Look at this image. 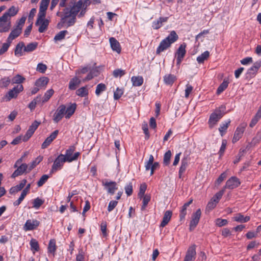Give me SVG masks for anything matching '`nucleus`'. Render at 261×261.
<instances>
[{"label": "nucleus", "mask_w": 261, "mask_h": 261, "mask_svg": "<svg viewBox=\"0 0 261 261\" xmlns=\"http://www.w3.org/2000/svg\"><path fill=\"white\" fill-rule=\"evenodd\" d=\"M18 12V8L13 6H11L6 12L3 14V16L11 20V17L16 15Z\"/></svg>", "instance_id": "412c9836"}, {"label": "nucleus", "mask_w": 261, "mask_h": 261, "mask_svg": "<svg viewBox=\"0 0 261 261\" xmlns=\"http://www.w3.org/2000/svg\"><path fill=\"white\" fill-rule=\"evenodd\" d=\"M241 184L239 179L236 176H232L228 179L225 186L223 187L225 189H233L239 187Z\"/></svg>", "instance_id": "ddd939ff"}, {"label": "nucleus", "mask_w": 261, "mask_h": 261, "mask_svg": "<svg viewBox=\"0 0 261 261\" xmlns=\"http://www.w3.org/2000/svg\"><path fill=\"white\" fill-rule=\"evenodd\" d=\"M49 178V176L46 174H44L41 176L39 180L37 182V185L38 187L42 186L45 182Z\"/></svg>", "instance_id": "bf43d9fd"}, {"label": "nucleus", "mask_w": 261, "mask_h": 261, "mask_svg": "<svg viewBox=\"0 0 261 261\" xmlns=\"http://www.w3.org/2000/svg\"><path fill=\"white\" fill-rule=\"evenodd\" d=\"M172 153L170 150H168L164 155L163 164L165 166H168L170 163Z\"/></svg>", "instance_id": "4c0bfd02"}, {"label": "nucleus", "mask_w": 261, "mask_h": 261, "mask_svg": "<svg viewBox=\"0 0 261 261\" xmlns=\"http://www.w3.org/2000/svg\"><path fill=\"white\" fill-rule=\"evenodd\" d=\"M59 134V130H56L53 132L49 137H48L45 141L43 142L41 148L42 149H45L47 148L50 144L53 142V141L56 138L57 135Z\"/></svg>", "instance_id": "6ab92c4d"}, {"label": "nucleus", "mask_w": 261, "mask_h": 261, "mask_svg": "<svg viewBox=\"0 0 261 261\" xmlns=\"http://www.w3.org/2000/svg\"><path fill=\"white\" fill-rule=\"evenodd\" d=\"M109 40L113 50L116 51L117 53H120L121 48L119 42L114 37L110 38Z\"/></svg>", "instance_id": "b1692460"}, {"label": "nucleus", "mask_w": 261, "mask_h": 261, "mask_svg": "<svg viewBox=\"0 0 261 261\" xmlns=\"http://www.w3.org/2000/svg\"><path fill=\"white\" fill-rule=\"evenodd\" d=\"M66 107L64 105L60 106L57 109L53 116V120L56 123L59 122L65 114Z\"/></svg>", "instance_id": "4468645a"}, {"label": "nucleus", "mask_w": 261, "mask_h": 261, "mask_svg": "<svg viewBox=\"0 0 261 261\" xmlns=\"http://www.w3.org/2000/svg\"><path fill=\"white\" fill-rule=\"evenodd\" d=\"M76 0H71L70 3L72 4H74L71 8H66L64 9V11L66 12V14H69L68 15H72L73 16L76 18V15L78 12H80L82 7H83L81 5V2H77L76 3H75Z\"/></svg>", "instance_id": "39448f33"}, {"label": "nucleus", "mask_w": 261, "mask_h": 261, "mask_svg": "<svg viewBox=\"0 0 261 261\" xmlns=\"http://www.w3.org/2000/svg\"><path fill=\"white\" fill-rule=\"evenodd\" d=\"M168 17H160L157 20L152 23V27L155 30H158L162 26V23L167 21Z\"/></svg>", "instance_id": "c756f323"}, {"label": "nucleus", "mask_w": 261, "mask_h": 261, "mask_svg": "<svg viewBox=\"0 0 261 261\" xmlns=\"http://www.w3.org/2000/svg\"><path fill=\"white\" fill-rule=\"evenodd\" d=\"M45 15L41 16L38 14L37 19L35 23L36 25L39 26L38 31L40 33L45 32L49 24V21L47 19H45Z\"/></svg>", "instance_id": "423d86ee"}, {"label": "nucleus", "mask_w": 261, "mask_h": 261, "mask_svg": "<svg viewBox=\"0 0 261 261\" xmlns=\"http://www.w3.org/2000/svg\"><path fill=\"white\" fill-rule=\"evenodd\" d=\"M227 223L228 222L226 219L218 218L216 220V225L219 227L226 225L227 224Z\"/></svg>", "instance_id": "680f3d73"}, {"label": "nucleus", "mask_w": 261, "mask_h": 261, "mask_svg": "<svg viewBox=\"0 0 261 261\" xmlns=\"http://www.w3.org/2000/svg\"><path fill=\"white\" fill-rule=\"evenodd\" d=\"M40 99L41 96H37L36 98L34 99L29 103L28 107L31 110H33L35 108L36 104L40 101Z\"/></svg>", "instance_id": "13d9d810"}, {"label": "nucleus", "mask_w": 261, "mask_h": 261, "mask_svg": "<svg viewBox=\"0 0 261 261\" xmlns=\"http://www.w3.org/2000/svg\"><path fill=\"white\" fill-rule=\"evenodd\" d=\"M233 220L235 221L240 222V223H245L249 221L250 219L249 216L244 217L241 213H239L236 215L233 218Z\"/></svg>", "instance_id": "473e14b6"}, {"label": "nucleus", "mask_w": 261, "mask_h": 261, "mask_svg": "<svg viewBox=\"0 0 261 261\" xmlns=\"http://www.w3.org/2000/svg\"><path fill=\"white\" fill-rule=\"evenodd\" d=\"M11 28V20L2 15L0 17V33L8 32Z\"/></svg>", "instance_id": "0eeeda50"}, {"label": "nucleus", "mask_w": 261, "mask_h": 261, "mask_svg": "<svg viewBox=\"0 0 261 261\" xmlns=\"http://www.w3.org/2000/svg\"><path fill=\"white\" fill-rule=\"evenodd\" d=\"M175 79V76L172 74L166 75L164 77V81L166 84L172 85Z\"/></svg>", "instance_id": "a19ab883"}, {"label": "nucleus", "mask_w": 261, "mask_h": 261, "mask_svg": "<svg viewBox=\"0 0 261 261\" xmlns=\"http://www.w3.org/2000/svg\"><path fill=\"white\" fill-rule=\"evenodd\" d=\"M246 125V124H241L237 128L232 139L233 143L237 142L242 137Z\"/></svg>", "instance_id": "f3484780"}, {"label": "nucleus", "mask_w": 261, "mask_h": 261, "mask_svg": "<svg viewBox=\"0 0 261 261\" xmlns=\"http://www.w3.org/2000/svg\"><path fill=\"white\" fill-rule=\"evenodd\" d=\"M125 191L127 196H130L133 193V185L132 183H129L128 185L125 187Z\"/></svg>", "instance_id": "338daca9"}, {"label": "nucleus", "mask_w": 261, "mask_h": 261, "mask_svg": "<svg viewBox=\"0 0 261 261\" xmlns=\"http://www.w3.org/2000/svg\"><path fill=\"white\" fill-rule=\"evenodd\" d=\"M68 14H66L64 11L63 15H62L60 12H57V15L61 17V21L58 24V27L59 29H61L62 27L68 28L73 25L75 23L76 18L72 15Z\"/></svg>", "instance_id": "f03ea898"}, {"label": "nucleus", "mask_w": 261, "mask_h": 261, "mask_svg": "<svg viewBox=\"0 0 261 261\" xmlns=\"http://www.w3.org/2000/svg\"><path fill=\"white\" fill-rule=\"evenodd\" d=\"M103 185L105 186L108 192L111 195L114 194L115 191L117 189L116 183L114 181L106 182L103 183Z\"/></svg>", "instance_id": "393cba45"}, {"label": "nucleus", "mask_w": 261, "mask_h": 261, "mask_svg": "<svg viewBox=\"0 0 261 261\" xmlns=\"http://www.w3.org/2000/svg\"><path fill=\"white\" fill-rule=\"evenodd\" d=\"M76 107V105L74 103L71 104L70 106L66 108L65 110V118L69 119L74 113Z\"/></svg>", "instance_id": "7c9ffc66"}, {"label": "nucleus", "mask_w": 261, "mask_h": 261, "mask_svg": "<svg viewBox=\"0 0 261 261\" xmlns=\"http://www.w3.org/2000/svg\"><path fill=\"white\" fill-rule=\"evenodd\" d=\"M11 43V42L7 41V42L4 43L3 44L2 47L0 48V56H2L6 52H7L10 46Z\"/></svg>", "instance_id": "603ef678"}, {"label": "nucleus", "mask_w": 261, "mask_h": 261, "mask_svg": "<svg viewBox=\"0 0 261 261\" xmlns=\"http://www.w3.org/2000/svg\"><path fill=\"white\" fill-rule=\"evenodd\" d=\"M43 203V201L39 198H37L34 200L33 207L38 208Z\"/></svg>", "instance_id": "e2e57ef3"}, {"label": "nucleus", "mask_w": 261, "mask_h": 261, "mask_svg": "<svg viewBox=\"0 0 261 261\" xmlns=\"http://www.w3.org/2000/svg\"><path fill=\"white\" fill-rule=\"evenodd\" d=\"M17 169L11 175L12 178L22 175L28 169V165L27 164H21L20 166H18Z\"/></svg>", "instance_id": "aec40b11"}, {"label": "nucleus", "mask_w": 261, "mask_h": 261, "mask_svg": "<svg viewBox=\"0 0 261 261\" xmlns=\"http://www.w3.org/2000/svg\"><path fill=\"white\" fill-rule=\"evenodd\" d=\"M40 123V122H38L36 120L34 121L31 125L30 126L26 134L23 137L22 140L23 141L25 142L31 138Z\"/></svg>", "instance_id": "9b49d317"}, {"label": "nucleus", "mask_w": 261, "mask_h": 261, "mask_svg": "<svg viewBox=\"0 0 261 261\" xmlns=\"http://www.w3.org/2000/svg\"><path fill=\"white\" fill-rule=\"evenodd\" d=\"M50 0H41L39 8L38 15L41 16L46 15V11L47 9Z\"/></svg>", "instance_id": "5701e85b"}, {"label": "nucleus", "mask_w": 261, "mask_h": 261, "mask_svg": "<svg viewBox=\"0 0 261 261\" xmlns=\"http://www.w3.org/2000/svg\"><path fill=\"white\" fill-rule=\"evenodd\" d=\"M229 82L227 81L224 80L219 86L217 90V93L220 94L223 91H224L228 87Z\"/></svg>", "instance_id": "c03bdc74"}, {"label": "nucleus", "mask_w": 261, "mask_h": 261, "mask_svg": "<svg viewBox=\"0 0 261 261\" xmlns=\"http://www.w3.org/2000/svg\"><path fill=\"white\" fill-rule=\"evenodd\" d=\"M76 93L78 96L81 97H85L88 95V90L85 87L80 88L76 90Z\"/></svg>", "instance_id": "79ce46f5"}, {"label": "nucleus", "mask_w": 261, "mask_h": 261, "mask_svg": "<svg viewBox=\"0 0 261 261\" xmlns=\"http://www.w3.org/2000/svg\"><path fill=\"white\" fill-rule=\"evenodd\" d=\"M260 67L261 60L255 62L253 65L248 69L247 74L250 77L255 76Z\"/></svg>", "instance_id": "a211bd4d"}, {"label": "nucleus", "mask_w": 261, "mask_h": 261, "mask_svg": "<svg viewBox=\"0 0 261 261\" xmlns=\"http://www.w3.org/2000/svg\"><path fill=\"white\" fill-rule=\"evenodd\" d=\"M230 123V120H228L227 122H226L225 123H222L220 127L219 128V130L221 133V135L223 136L224 133L226 132V129H227L229 124Z\"/></svg>", "instance_id": "8fccbe9b"}, {"label": "nucleus", "mask_w": 261, "mask_h": 261, "mask_svg": "<svg viewBox=\"0 0 261 261\" xmlns=\"http://www.w3.org/2000/svg\"><path fill=\"white\" fill-rule=\"evenodd\" d=\"M47 69V66L46 65L43 63H39L37 65L36 70L37 71L41 72L44 73Z\"/></svg>", "instance_id": "0e129e2a"}, {"label": "nucleus", "mask_w": 261, "mask_h": 261, "mask_svg": "<svg viewBox=\"0 0 261 261\" xmlns=\"http://www.w3.org/2000/svg\"><path fill=\"white\" fill-rule=\"evenodd\" d=\"M22 30L20 28L16 27L15 29L12 30L10 33L7 39V41L10 42H12V41L18 37L21 33Z\"/></svg>", "instance_id": "4be33fe9"}, {"label": "nucleus", "mask_w": 261, "mask_h": 261, "mask_svg": "<svg viewBox=\"0 0 261 261\" xmlns=\"http://www.w3.org/2000/svg\"><path fill=\"white\" fill-rule=\"evenodd\" d=\"M38 46V43L32 42L28 44L26 46H24V51L31 52L34 50Z\"/></svg>", "instance_id": "58836bf2"}, {"label": "nucleus", "mask_w": 261, "mask_h": 261, "mask_svg": "<svg viewBox=\"0 0 261 261\" xmlns=\"http://www.w3.org/2000/svg\"><path fill=\"white\" fill-rule=\"evenodd\" d=\"M54 91L53 89H49L47 90L44 94L43 97L42 98V102L47 101L49 98L53 95Z\"/></svg>", "instance_id": "09e8293b"}, {"label": "nucleus", "mask_w": 261, "mask_h": 261, "mask_svg": "<svg viewBox=\"0 0 261 261\" xmlns=\"http://www.w3.org/2000/svg\"><path fill=\"white\" fill-rule=\"evenodd\" d=\"M67 34L68 32L66 30L60 31L55 36L54 40L56 41H61L64 39L66 35Z\"/></svg>", "instance_id": "37998d69"}, {"label": "nucleus", "mask_w": 261, "mask_h": 261, "mask_svg": "<svg viewBox=\"0 0 261 261\" xmlns=\"http://www.w3.org/2000/svg\"><path fill=\"white\" fill-rule=\"evenodd\" d=\"M80 83V80L77 77L72 79L69 84V88L70 90H75L76 86Z\"/></svg>", "instance_id": "c9c22d12"}, {"label": "nucleus", "mask_w": 261, "mask_h": 261, "mask_svg": "<svg viewBox=\"0 0 261 261\" xmlns=\"http://www.w3.org/2000/svg\"><path fill=\"white\" fill-rule=\"evenodd\" d=\"M142 198H143V205L141 207V210L143 211L145 209L148 202L150 201L151 197L149 195H145Z\"/></svg>", "instance_id": "5fc2aeb1"}, {"label": "nucleus", "mask_w": 261, "mask_h": 261, "mask_svg": "<svg viewBox=\"0 0 261 261\" xmlns=\"http://www.w3.org/2000/svg\"><path fill=\"white\" fill-rule=\"evenodd\" d=\"M84 254L82 249L80 250L79 253L76 255V261H84Z\"/></svg>", "instance_id": "774afa93"}, {"label": "nucleus", "mask_w": 261, "mask_h": 261, "mask_svg": "<svg viewBox=\"0 0 261 261\" xmlns=\"http://www.w3.org/2000/svg\"><path fill=\"white\" fill-rule=\"evenodd\" d=\"M196 255V245H193L188 248L184 261H194Z\"/></svg>", "instance_id": "2eb2a0df"}, {"label": "nucleus", "mask_w": 261, "mask_h": 261, "mask_svg": "<svg viewBox=\"0 0 261 261\" xmlns=\"http://www.w3.org/2000/svg\"><path fill=\"white\" fill-rule=\"evenodd\" d=\"M49 82V79L47 77H41L36 80L35 85L38 87L40 89L45 88Z\"/></svg>", "instance_id": "c85d7f7f"}, {"label": "nucleus", "mask_w": 261, "mask_h": 261, "mask_svg": "<svg viewBox=\"0 0 261 261\" xmlns=\"http://www.w3.org/2000/svg\"><path fill=\"white\" fill-rule=\"evenodd\" d=\"M56 250V241L54 239L50 240L48 246V251L50 253H55Z\"/></svg>", "instance_id": "3c124183"}, {"label": "nucleus", "mask_w": 261, "mask_h": 261, "mask_svg": "<svg viewBox=\"0 0 261 261\" xmlns=\"http://www.w3.org/2000/svg\"><path fill=\"white\" fill-rule=\"evenodd\" d=\"M172 215V212L171 211H167L164 213L163 220L160 224V227H165L170 221Z\"/></svg>", "instance_id": "a878e982"}, {"label": "nucleus", "mask_w": 261, "mask_h": 261, "mask_svg": "<svg viewBox=\"0 0 261 261\" xmlns=\"http://www.w3.org/2000/svg\"><path fill=\"white\" fill-rule=\"evenodd\" d=\"M131 81L133 83V85L136 87L140 86L143 83V79L141 76H134L132 77Z\"/></svg>", "instance_id": "72a5a7b5"}, {"label": "nucleus", "mask_w": 261, "mask_h": 261, "mask_svg": "<svg viewBox=\"0 0 261 261\" xmlns=\"http://www.w3.org/2000/svg\"><path fill=\"white\" fill-rule=\"evenodd\" d=\"M261 118V113L258 111L257 112L254 117L252 119L250 123V126L253 127L258 121Z\"/></svg>", "instance_id": "a18cd8bd"}, {"label": "nucleus", "mask_w": 261, "mask_h": 261, "mask_svg": "<svg viewBox=\"0 0 261 261\" xmlns=\"http://www.w3.org/2000/svg\"><path fill=\"white\" fill-rule=\"evenodd\" d=\"M24 43L23 42L18 43L15 48L14 54L16 56L20 57L23 56L22 50H24Z\"/></svg>", "instance_id": "2f4dec72"}, {"label": "nucleus", "mask_w": 261, "mask_h": 261, "mask_svg": "<svg viewBox=\"0 0 261 261\" xmlns=\"http://www.w3.org/2000/svg\"><path fill=\"white\" fill-rule=\"evenodd\" d=\"M123 94V89L117 88L114 93V98L115 100L119 99Z\"/></svg>", "instance_id": "6e6d98bb"}, {"label": "nucleus", "mask_w": 261, "mask_h": 261, "mask_svg": "<svg viewBox=\"0 0 261 261\" xmlns=\"http://www.w3.org/2000/svg\"><path fill=\"white\" fill-rule=\"evenodd\" d=\"M65 162H67V160L65 159L64 154H60L55 160L50 171V174H51L57 171L61 170Z\"/></svg>", "instance_id": "20e7f679"}, {"label": "nucleus", "mask_w": 261, "mask_h": 261, "mask_svg": "<svg viewBox=\"0 0 261 261\" xmlns=\"http://www.w3.org/2000/svg\"><path fill=\"white\" fill-rule=\"evenodd\" d=\"M186 44L184 43L181 44L177 49L175 56L176 57L177 65H179L185 56Z\"/></svg>", "instance_id": "9d476101"}, {"label": "nucleus", "mask_w": 261, "mask_h": 261, "mask_svg": "<svg viewBox=\"0 0 261 261\" xmlns=\"http://www.w3.org/2000/svg\"><path fill=\"white\" fill-rule=\"evenodd\" d=\"M25 80V78L20 75V74H17L16 76L13 77L12 79V83L13 84H20L23 83Z\"/></svg>", "instance_id": "de8ad7c7"}, {"label": "nucleus", "mask_w": 261, "mask_h": 261, "mask_svg": "<svg viewBox=\"0 0 261 261\" xmlns=\"http://www.w3.org/2000/svg\"><path fill=\"white\" fill-rule=\"evenodd\" d=\"M75 150V147L73 146H71L69 148L66 150L65 154H64L65 159L67 160V162H71L73 161L77 160L80 155L79 152H76L73 154V152Z\"/></svg>", "instance_id": "6e6552de"}, {"label": "nucleus", "mask_w": 261, "mask_h": 261, "mask_svg": "<svg viewBox=\"0 0 261 261\" xmlns=\"http://www.w3.org/2000/svg\"><path fill=\"white\" fill-rule=\"evenodd\" d=\"M125 74V71L121 69H117L114 70L113 75L115 77H121Z\"/></svg>", "instance_id": "4d7b16f0"}, {"label": "nucleus", "mask_w": 261, "mask_h": 261, "mask_svg": "<svg viewBox=\"0 0 261 261\" xmlns=\"http://www.w3.org/2000/svg\"><path fill=\"white\" fill-rule=\"evenodd\" d=\"M225 109V107L221 106L211 114L208 120L209 127L211 128H213L223 116Z\"/></svg>", "instance_id": "7ed1b4c3"}, {"label": "nucleus", "mask_w": 261, "mask_h": 261, "mask_svg": "<svg viewBox=\"0 0 261 261\" xmlns=\"http://www.w3.org/2000/svg\"><path fill=\"white\" fill-rule=\"evenodd\" d=\"M178 39V36L175 31H171L170 34L160 42L156 50V54L159 55L161 52L169 48L171 44L176 41Z\"/></svg>", "instance_id": "f257e3e1"}, {"label": "nucleus", "mask_w": 261, "mask_h": 261, "mask_svg": "<svg viewBox=\"0 0 261 261\" xmlns=\"http://www.w3.org/2000/svg\"><path fill=\"white\" fill-rule=\"evenodd\" d=\"M11 83V80L9 77H4L0 80V87L2 88L7 87Z\"/></svg>", "instance_id": "49530a36"}, {"label": "nucleus", "mask_w": 261, "mask_h": 261, "mask_svg": "<svg viewBox=\"0 0 261 261\" xmlns=\"http://www.w3.org/2000/svg\"><path fill=\"white\" fill-rule=\"evenodd\" d=\"M27 180L24 179H23L21 181L19 184L16 185V186L12 187L10 189L9 193L11 194H13L21 190L25 186Z\"/></svg>", "instance_id": "cd10ccee"}, {"label": "nucleus", "mask_w": 261, "mask_h": 261, "mask_svg": "<svg viewBox=\"0 0 261 261\" xmlns=\"http://www.w3.org/2000/svg\"><path fill=\"white\" fill-rule=\"evenodd\" d=\"M30 245L32 249L38 251L39 249V246L38 242L35 239H32L30 241Z\"/></svg>", "instance_id": "052dcab7"}, {"label": "nucleus", "mask_w": 261, "mask_h": 261, "mask_svg": "<svg viewBox=\"0 0 261 261\" xmlns=\"http://www.w3.org/2000/svg\"><path fill=\"white\" fill-rule=\"evenodd\" d=\"M43 160V156L39 155L36 158L35 160L32 161L28 165L29 172L31 171L34 168H35L39 163H40Z\"/></svg>", "instance_id": "f704fd0d"}, {"label": "nucleus", "mask_w": 261, "mask_h": 261, "mask_svg": "<svg viewBox=\"0 0 261 261\" xmlns=\"http://www.w3.org/2000/svg\"><path fill=\"white\" fill-rule=\"evenodd\" d=\"M147 188V185L144 183L140 185L139 189V192L138 193V197L141 199L143 196H145V192Z\"/></svg>", "instance_id": "864d4df0"}, {"label": "nucleus", "mask_w": 261, "mask_h": 261, "mask_svg": "<svg viewBox=\"0 0 261 261\" xmlns=\"http://www.w3.org/2000/svg\"><path fill=\"white\" fill-rule=\"evenodd\" d=\"M23 87L22 85H18L10 90L6 95L5 97L7 101H9L12 98H16L18 94L22 91Z\"/></svg>", "instance_id": "1a4fd4ad"}, {"label": "nucleus", "mask_w": 261, "mask_h": 261, "mask_svg": "<svg viewBox=\"0 0 261 261\" xmlns=\"http://www.w3.org/2000/svg\"><path fill=\"white\" fill-rule=\"evenodd\" d=\"M201 215V212L200 209H198L195 213L193 214L192 216V220L190 224L189 229L190 231L194 230L198 224Z\"/></svg>", "instance_id": "f8f14e48"}, {"label": "nucleus", "mask_w": 261, "mask_h": 261, "mask_svg": "<svg viewBox=\"0 0 261 261\" xmlns=\"http://www.w3.org/2000/svg\"><path fill=\"white\" fill-rule=\"evenodd\" d=\"M40 224L39 221L35 219L28 220L23 226L25 231L32 230L36 229Z\"/></svg>", "instance_id": "dca6fc26"}, {"label": "nucleus", "mask_w": 261, "mask_h": 261, "mask_svg": "<svg viewBox=\"0 0 261 261\" xmlns=\"http://www.w3.org/2000/svg\"><path fill=\"white\" fill-rule=\"evenodd\" d=\"M118 204V201L116 200H112L109 203L108 207V212H110L112 211L114 208L116 206V205Z\"/></svg>", "instance_id": "69168bd1"}, {"label": "nucleus", "mask_w": 261, "mask_h": 261, "mask_svg": "<svg viewBox=\"0 0 261 261\" xmlns=\"http://www.w3.org/2000/svg\"><path fill=\"white\" fill-rule=\"evenodd\" d=\"M210 56V53L205 51L197 58V61L199 63H203L204 61L208 59Z\"/></svg>", "instance_id": "e433bc0d"}, {"label": "nucleus", "mask_w": 261, "mask_h": 261, "mask_svg": "<svg viewBox=\"0 0 261 261\" xmlns=\"http://www.w3.org/2000/svg\"><path fill=\"white\" fill-rule=\"evenodd\" d=\"M189 159L188 156L183 158L181 161V165L179 170V176L180 178L182 174L186 171L189 163Z\"/></svg>", "instance_id": "bb28decb"}, {"label": "nucleus", "mask_w": 261, "mask_h": 261, "mask_svg": "<svg viewBox=\"0 0 261 261\" xmlns=\"http://www.w3.org/2000/svg\"><path fill=\"white\" fill-rule=\"evenodd\" d=\"M107 89L105 84L100 83L97 85L95 90V94L97 96H99L102 92L105 91Z\"/></svg>", "instance_id": "ea45409f"}]
</instances>
